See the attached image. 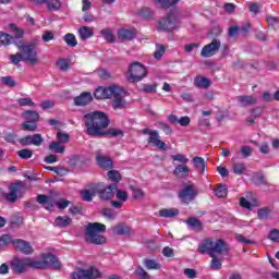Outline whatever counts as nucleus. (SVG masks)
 Returning a JSON list of instances; mask_svg holds the SVG:
<instances>
[{"mask_svg":"<svg viewBox=\"0 0 279 279\" xmlns=\"http://www.w3.org/2000/svg\"><path fill=\"white\" fill-rule=\"evenodd\" d=\"M83 122L86 128L85 134L87 136H93L94 138H101V136H111V138H117L120 136L123 138L125 132L119 129H109L106 131L108 125H110V118L104 111H92L83 117Z\"/></svg>","mask_w":279,"mask_h":279,"instance_id":"1","label":"nucleus"},{"mask_svg":"<svg viewBox=\"0 0 279 279\" xmlns=\"http://www.w3.org/2000/svg\"><path fill=\"white\" fill-rule=\"evenodd\" d=\"M29 268L54 269V271H60V269H62V262H60L58 256L52 253L41 254V260H34L29 257H15L11 260V271H13V274H25V271H27Z\"/></svg>","mask_w":279,"mask_h":279,"instance_id":"2","label":"nucleus"},{"mask_svg":"<svg viewBox=\"0 0 279 279\" xmlns=\"http://www.w3.org/2000/svg\"><path fill=\"white\" fill-rule=\"evenodd\" d=\"M198 252L199 254H208V256L213 258L210 262V269H213V271H219L222 264L221 259L217 258V256H220L221 254H230V248L228 247V243L222 239H217L215 241L211 238H207L198 245Z\"/></svg>","mask_w":279,"mask_h":279,"instance_id":"3","label":"nucleus"},{"mask_svg":"<svg viewBox=\"0 0 279 279\" xmlns=\"http://www.w3.org/2000/svg\"><path fill=\"white\" fill-rule=\"evenodd\" d=\"M17 49L21 52L15 54H10L9 60L12 64H19L20 62H27L34 66V64H38V52H36V41H32L29 44H23V41L15 43Z\"/></svg>","mask_w":279,"mask_h":279,"instance_id":"4","label":"nucleus"},{"mask_svg":"<svg viewBox=\"0 0 279 279\" xmlns=\"http://www.w3.org/2000/svg\"><path fill=\"white\" fill-rule=\"evenodd\" d=\"M106 225L100 222H88L85 227V241L92 245H104L106 243Z\"/></svg>","mask_w":279,"mask_h":279,"instance_id":"5","label":"nucleus"},{"mask_svg":"<svg viewBox=\"0 0 279 279\" xmlns=\"http://www.w3.org/2000/svg\"><path fill=\"white\" fill-rule=\"evenodd\" d=\"M147 77V68L143 65V63L138 61H134L130 63L126 80L130 84H138V82H143Z\"/></svg>","mask_w":279,"mask_h":279,"instance_id":"6","label":"nucleus"},{"mask_svg":"<svg viewBox=\"0 0 279 279\" xmlns=\"http://www.w3.org/2000/svg\"><path fill=\"white\" fill-rule=\"evenodd\" d=\"M130 95L125 88L113 85V89L111 92V106L113 110H124V108H128V100L125 98Z\"/></svg>","mask_w":279,"mask_h":279,"instance_id":"7","label":"nucleus"},{"mask_svg":"<svg viewBox=\"0 0 279 279\" xmlns=\"http://www.w3.org/2000/svg\"><path fill=\"white\" fill-rule=\"evenodd\" d=\"M118 184H109L106 186L104 182L96 184V195H98L99 199L104 202H108L114 197L117 193Z\"/></svg>","mask_w":279,"mask_h":279,"instance_id":"8","label":"nucleus"},{"mask_svg":"<svg viewBox=\"0 0 279 279\" xmlns=\"http://www.w3.org/2000/svg\"><path fill=\"white\" fill-rule=\"evenodd\" d=\"M141 132L145 135H148V145H153V147H156L161 151H167V144L162 140H160V133L158 132V130L143 129Z\"/></svg>","mask_w":279,"mask_h":279,"instance_id":"9","label":"nucleus"},{"mask_svg":"<svg viewBox=\"0 0 279 279\" xmlns=\"http://www.w3.org/2000/svg\"><path fill=\"white\" fill-rule=\"evenodd\" d=\"M158 29L161 32H173L178 29V17L175 13L170 12L158 22Z\"/></svg>","mask_w":279,"mask_h":279,"instance_id":"10","label":"nucleus"},{"mask_svg":"<svg viewBox=\"0 0 279 279\" xmlns=\"http://www.w3.org/2000/svg\"><path fill=\"white\" fill-rule=\"evenodd\" d=\"M101 278V272L97 267H89L88 269H78L72 272V279H97Z\"/></svg>","mask_w":279,"mask_h":279,"instance_id":"11","label":"nucleus"},{"mask_svg":"<svg viewBox=\"0 0 279 279\" xmlns=\"http://www.w3.org/2000/svg\"><path fill=\"white\" fill-rule=\"evenodd\" d=\"M221 49V40L213 39L210 44L205 45L201 50L202 58H213Z\"/></svg>","mask_w":279,"mask_h":279,"instance_id":"12","label":"nucleus"},{"mask_svg":"<svg viewBox=\"0 0 279 279\" xmlns=\"http://www.w3.org/2000/svg\"><path fill=\"white\" fill-rule=\"evenodd\" d=\"M43 135L40 133H36L33 135H25L19 140L20 145L22 147H29V145H34L35 147H40L44 143Z\"/></svg>","mask_w":279,"mask_h":279,"instance_id":"13","label":"nucleus"},{"mask_svg":"<svg viewBox=\"0 0 279 279\" xmlns=\"http://www.w3.org/2000/svg\"><path fill=\"white\" fill-rule=\"evenodd\" d=\"M179 197L183 204H189L193 202L195 197H197V190H195V185H186L183 190L179 192Z\"/></svg>","mask_w":279,"mask_h":279,"instance_id":"14","label":"nucleus"},{"mask_svg":"<svg viewBox=\"0 0 279 279\" xmlns=\"http://www.w3.org/2000/svg\"><path fill=\"white\" fill-rule=\"evenodd\" d=\"M21 189H23V183L21 181L12 183L9 186V193L4 194V199L11 204H14V202L19 199V193H21Z\"/></svg>","mask_w":279,"mask_h":279,"instance_id":"15","label":"nucleus"},{"mask_svg":"<svg viewBox=\"0 0 279 279\" xmlns=\"http://www.w3.org/2000/svg\"><path fill=\"white\" fill-rule=\"evenodd\" d=\"M13 247L16 250V252H21L26 256H29V254H34V247H32V244H29V242L25 240L14 239Z\"/></svg>","mask_w":279,"mask_h":279,"instance_id":"16","label":"nucleus"},{"mask_svg":"<svg viewBox=\"0 0 279 279\" xmlns=\"http://www.w3.org/2000/svg\"><path fill=\"white\" fill-rule=\"evenodd\" d=\"M93 102V94L90 92H83L80 96L74 98V106L84 107Z\"/></svg>","mask_w":279,"mask_h":279,"instance_id":"17","label":"nucleus"},{"mask_svg":"<svg viewBox=\"0 0 279 279\" xmlns=\"http://www.w3.org/2000/svg\"><path fill=\"white\" fill-rule=\"evenodd\" d=\"M114 88V85H111L109 87H98L95 93V99H110L112 98V90Z\"/></svg>","mask_w":279,"mask_h":279,"instance_id":"18","label":"nucleus"},{"mask_svg":"<svg viewBox=\"0 0 279 279\" xmlns=\"http://www.w3.org/2000/svg\"><path fill=\"white\" fill-rule=\"evenodd\" d=\"M191 173V168L186 165H178L174 167L173 175L179 180H184V178H189Z\"/></svg>","mask_w":279,"mask_h":279,"instance_id":"19","label":"nucleus"},{"mask_svg":"<svg viewBox=\"0 0 279 279\" xmlns=\"http://www.w3.org/2000/svg\"><path fill=\"white\" fill-rule=\"evenodd\" d=\"M96 162L100 169H105V171H110V169L113 167L112 158L107 156L97 155Z\"/></svg>","mask_w":279,"mask_h":279,"instance_id":"20","label":"nucleus"},{"mask_svg":"<svg viewBox=\"0 0 279 279\" xmlns=\"http://www.w3.org/2000/svg\"><path fill=\"white\" fill-rule=\"evenodd\" d=\"M111 230L113 234H117L118 236H125L132 233V228H130V226L125 225L124 222H120L113 226Z\"/></svg>","mask_w":279,"mask_h":279,"instance_id":"21","label":"nucleus"},{"mask_svg":"<svg viewBox=\"0 0 279 279\" xmlns=\"http://www.w3.org/2000/svg\"><path fill=\"white\" fill-rule=\"evenodd\" d=\"M211 85L213 81H210L208 77L197 75L194 78L195 88H203L204 90H208V88H210Z\"/></svg>","mask_w":279,"mask_h":279,"instance_id":"22","label":"nucleus"},{"mask_svg":"<svg viewBox=\"0 0 279 279\" xmlns=\"http://www.w3.org/2000/svg\"><path fill=\"white\" fill-rule=\"evenodd\" d=\"M36 202L40 204V206H44L47 210L53 208V198L51 196L39 194L36 197Z\"/></svg>","mask_w":279,"mask_h":279,"instance_id":"23","label":"nucleus"},{"mask_svg":"<svg viewBox=\"0 0 279 279\" xmlns=\"http://www.w3.org/2000/svg\"><path fill=\"white\" fill-rule=\"evenodd\" d=\"M252 182L255 186H269V182L263 172H255Z\"/></svg>","mask_w":279,"mask_h":279,"instance_id":"24","label":"nucleus"},{"mask_svg":"<svg viewBox=\"0 0 279 279\" xmlns=\"http://www.w3.org/2000/svg\"><path fill=\"white\" fill-rule=\"evenodd\" d=\"M22 119L31 123H38L40 121V114L34 110H26L22 113Z\"/></svg>","mask_w":279,"mask_h":279,"instance_id":"25","label":"nucleus"},{"mask_svg":"<svg viewBox=\"0 0 279 279\" xmlns=\"http://www.w3.org/2000/svg\"><path fill=\"white\" fill-rule=\"evenodd\" d=\"M134 36H136V32L128 28H121L118 31L119 40H133Z\"/></svg>","mask_w":279,"mask_h":279,"instance_id":"26","label":"nucleus"},{"mask_svg":"<svg viewBox=\"0 0 279 279\" xmlns=\"http://www.w3.org/2000/svg\"><path fill=\"white\" fill-rule=\"evenodd\" d=\"M97 186L94 185L92 186V189H85L83 191H81V196L83 202H93V197H95V195H97V191H96Z\"/></svg>","mask_w":279,"mask_h":279,"instance_id":"27","label":"nucleus"},{"mask_svg":"<svg viewBox=\"0 0 279 279\" xmlns=\"http://www.w3.org/2000/svg\"><path fill=\"white\" fill-rule=\"evenodd\" d=\"M78 36H80L81 40H88V38H93V36H95V32L93 31L92 27L82 26L78 29Z\"/></svg>","mask_w":279,"mask_h":279,"instance_id":"28","label":"nucleus"},{"mask_svg":"<svg viewBox=\"0 0 279 279\" xmlns=\"http://www.w3.org/2000/svg\"><path fill=\"white\" fill-rule=\"evenodd\" d=\"M107 178H108V180H110V182H112L111 184H119V182H121V180H123V177H121V172H119L118 170H112V169H110L107 172Z\"/></svg>","mask_w":279,"mask_h":279,"instance_id":"29","label":"nucleus"},{"mask_svg":"<svg viewBox=\"0 0 279 279\" xmlns=\"http://www.w3.org/2000/svg\"><path fill=\"white\" fill-rule=\"evenodd\" d=\"M192 162L197 171H201V173H204L206 171V161L202 157H194L192 159Z\"/></svg>","mask_w":279,"mask_h":279,"instance_id":"30","label":"nucleus"},{"mask_svg":"<svg viewBox=\"0 0 279 279\" xmlns=\"http://www.w3.org/2000/svg\"><path fill=\"white\" fill-rule=\"evenodd\" d=\"M9 28L14 34V40H20V38H23L25 36V31H23V28L17 27L16 24L14 23L9 24Z\"/></svg>","mask_w":279,"mask_h":279,"instance_id":"31","label":"nucleus"},{"mask_svg":"<svg viewBox=\"0 0 279 279\" xmlns=\"http://www.w3.org/2000/svg\"><path fill=\"white\" fill-rule=\"evenodd\" d=\"M238 101L244 108H247V106H254V104H256L257 100L253 96H239Z\"/></svg>","mask_w":279,"mask_h":279,"instance_id":"32","label":"nucleus"},{"mask_svg":"<svg viewBox=\"0 0 279 279\" xmlns=\"http://www.w3.org/2000/svg\"><path fill=\"white\" fill-rule=\"evenodd\" d=\"M46 5L49 12H58L62 8V2L60 0H46Z\"/></svg>","mask_w":279,"mask_h":279,"instance_id":"33","label":"nucleus"},{"mask_svg":"<svg viewBox=\"0 0 279 279\" xmlns=\"http://www.w3.org/2000/svg\"><path fill=\"white\" fill-rule=\"evenodd\" d=\"M178 215H180V211L178 210H159L158 213H155L156 217H163L165 219H171L178 217Z\"/></svg>","mask_w":279,"mask_h":279,"instance_id":"34","label":"nucleus"},{"mask_svg":"<svg viewBox=\"0 0 279 279\" xmlns=\"http://www.w3.org/2000/svg\"><path fill=\"white\" fill-rule=\"evenodd\" d=\"M8 245H14V239L10 234H2L0 236V250L8 247Z\"/></svg>","mask_w":279,"mask_h":279,"instance_id":"35","label":"nucleus"},{"mask_svg":"<svg viewBox=\"0 0 279 279\" xmlns=\"http://www.w3.org/2000/svg\"><path fill=\"white\" fill-rule=\"evenodd\" d=\"M49 150L53 151L54 154H64V151H66V148L62 146L60 142H51L49 145Z\"/></svg>","mask_w":279,"mask_h":279,"instance_id":"36","label":"nucleus"},{"mask_svg":"<svg viewBox=\"0 0 279 279\" xmlns=\"http://www.w3.org/2000/svg\"><path fill=\"white\" fill-rule=\"evenodd\" d=\"M12 43H14V37L12 35L0 32V45L8 47L12 45Z\"/></svg>","mask_w":279,"mask_h":279,"instance_id":"37","label":"nucleus"},{"mask_svg":"<svg viewBox=\"0 0 279 279\" xmlns=\"http://www.w3.org/2000/svg\"><path fill=\"white\" fill-rule=\"evenodd\" d=\"M72 221L73 220L69 216H59L56 219L58 228H66L68 226H71Z\"/></svg>","mask_w":279,"mask_h":279,"instance_id":"38","label":"nucleus"},{"mask_svg":"<svg viewBox=\"0 0 279 279\" xmlns=\"http://www.w3.org/2000/svg\"><path fill=\"white\" fill-rule=\"evenodd\" d=\"M16 156H19V158L22 160H29V158L34 156V150L29 148H23L16 151Z\"/></svg>","mask_w":279,"mask_h":279,"instance_id":"39","label":"nucleus"},{"mask_svg":"<svg viewBox=\"0 0 279 279\" xmlns=\"http://www.w3.org/2000/svg\"><path fill=\"white\" fill-rule=\"evenodd\" d=\"M63 40L68 45V47H77V38L73 33L65 34Z\"/></svg>","mask_w":279,"mask_h":279,"instance_id":"40","label":"nucleus"},{"mask_svg":"<svg viewBox=\"0 0 279 279\" xmlns=\"http://www.w3.org/2000/svg\"><path fill=\"white\" fill-rule=\"evenodd\" d=\"M134 276H136L137 279H151V276L148 275L142 266L136 267Z\"/></svg>","mask_w":279,"mask_h":279,"instance_id":"41","label":"nucleus"},{"mask_svg":"<svg viewBox=\"0 0 279 279\" xmlns=\"http://www.w3.org/2000/svg\"><path fill=\"white\" fill-rule=\"evenodd\" d=\"M185 223L190 226V228H193L194 230H202V221L195 217H190Z\"/></svg>","mask_w":279,"mask_h":279,"instance_id":"42","label":"nucleus"},{"mask_svg":"<svg viewBox=\"0 0 279 279\" xmlns=\"http://www.w3.org/2000/svg\"><path fill=\"white\" fill-rule=\"evenodd\" d=\"M215 195L219 198L228 197V186L223 184L218 185L215 190Z\"/></svg>","mask_w":279,"mask_h":279,"instance_id":"43","label":"nucleus"},{"mask_svg":"<svg viewBox=\"0 0 279 279\" xmlns=\"http://www.w3.org/2000/svg\"><path fill=\"white\" fill-rule=\"evenodd\" d=\"M100 35L107 43H114V34H112V31L108 28L101 29Z\"/></svg>","mask_w":279,"mask_h":279,"instance_id":"44","label":"nucleus"},{"mask_svg":"<svg viewBox=\"0 0 279 279\" xmlns=\"http://www.w3.org/2000/svg\"><path fill=\"white\" fill-rule=\"evenodd\" d=\"M165 51H167V48H165V45L157 44L156 50L154 52L155 60H160L162 58V56H165Z\"/></svg>","mask_w":279,"mask_h":279,"instance_id":"45","label":"nucleus"},{"mask_svg":"<svg viewBox=\"0 0 279 279\" xmlns=\"http://www.w3.org/2000/svg\"><path fill=\"white\" fill-rule=\"evenodd\" d=\"M143 263H144V266L146 267V269H148V270L160 269V264H158L156 262V259L145 258Z\"/></svg>","mask_w":279,"mask_h":279,"instance_id":"46","label":"nucleus"},{"mask_svg":"<svg viewBox=\"0 0 279 279\" xmlns=\"http://www.w3.org/2000/svg\"><path fill=\"white\" fill-rule=\"evenodd\" d=\"M240 206H242V208H246L247 210H252V208H254V206H258V202L254 201L253 203H251L245 197H241Z\"/></svg>","mask_w":279,"mask_h":279,"instance_id":"47","label":"nucleus"},{"mask_svg":"<svg viewBox=\"0 0 279 279\" xmlns=\"http://www.w3.org/2000/svg\"><path fill=\"white\" fill-rule=\"evenodd\" d=\"M180 0H154L155 3H158L160 8H171L175 5Z\"/></svg>","mask_w":279,"mask_h":279,"instance_id":"48","label":"nucleus"},{"mask_svg":"<svg viewBox=\"0 0 279 279\" xmlns=\"http://www.w3.org/2000/svg\"><path fill=\"white\" fill-rule=\"evenodd\" d=\"M22 130H24V132H36V130H38V124H36V122L25 121L22 124Z\"/></svg>","mask_w":279,"mask_h":279,"instance_id":"49","label":"nucleus"},{"mask_svg":"<svg viewBox=\"0 0 279 279\" xmlns=\"http://www.w3.org/2000/svg\"><path fill=\"white\" fill-rule=\"evenodd\" d=\"M17 104H19V106H21V108H25V106H28L29 108H34V106H36L34 100H32V98H29V97L20 98L17 100Z\"/></svg>","mask_w":279,"mask_h":279,"instance_id":"50","label":"nucleus"},{"mask_svg":"<svg viewBox=\"0 0 279 279\" xmlns=\"http://www.w3.org/2000/svg\"><path fill=\"white\" fill-rule=\"evenodd\" d=\"M54 204L57 208H59V210H64L69 208V206H71V201L65 198H59Z\"/></svg>","mask_w":279,"mask_h":279,"instance_id":"51","label":"nucleus"},{"mask_svg":"<svg viewBox=\"0 0 279 279\" xmlns=\"http://www.w3.org/2000/svg\"><path fill=\"white\" fill-rule=\"evenodd\" d=\"M1 82L4 86H8L9 88H14L16 86V81L12 76H2Z\"/></svg>","mask_w":279,"mask_h":279,"instance_id":"52","label":"nucleus"},{"mask_svg":"<svg viewBox=\"0 0 279 279\" xmlns=\"http://www.w3.org/2000/svg\"><path fill=\"white\" fill-rule=\"evenodd\" d=\"M272 215H274V210H259L257 213V217L262 221H265L267 219H271Z\"/></svg>","mask_w":279,"mask_h":279,"instance_id":"53","label":"nucleus"},{"mask_svg":"<svg viewBox=\"0 0 279 279\" xmlns=\"http://www.w3.org/2000/svg\"><path fill=\"white\" fill-rule=\"evenodd\" d=\"M116 197L118 201L122 202V204H125V202H128V192L117 187Z\"/></svg>","mask_w":279,"mask_h":279,"instance_id":"54","label":"nucleus"},{"mask_svg":"<svg viewBox=\"0 0 279 279\" xmlns=\"http://www.w3.org/2000/svg\"><path fill=\"white\" fill-rule=\"evenodd\" d=\"M154 12L150 8L144 7L138 11V15L143 19H151Z\"/></svg>","mask_w":279,"mask_h":279,"instance_id":"55","label":"nucleus"},{"mask_svg":"<svg viewBox=\"0 0 279 279\" xmlns=\"http://www.w3.org/2000/svg\"><path fill=\"white\" fill-rule=\"evenodd\" d=\"M69 141H71V135H69L68 133H62L61 131L57 133L58 143H69Z\"/></svg>","mask_w":279,"mask_h":279,"instance_id":"56","label":"nucleus"},{"mask_svg":"<svg viewBox=\"0 0 279 279\" xmlns=\"http://www.w3.org/2000/svg\"><path fill=\"white\" fill-rule=\"evenodd\" d=\"M10 225H11V228H19L20 226H23V217H21V216H13L12 218H11V222H10Z\"/></svg>","mask_w":279,"mask_h":279,"instance_id":"57","label":"nucleus"},{"mask_svg":"<svg viewBox=\"0 0 279 279\" xmlns=\"http://www.w3.org/2000/svg\"><path fill=\"white\" fill-rule=\"evenodd\" d=\"M233 173H235V175H243V173H245V163H234Z\"/></svg>","mask_w":279,"mask_h":279,"instance_id":"58","label":"nucleus"},{"mask_svg":"<svg viewBox=\"0 0 279 279\" xmlns=\"http://www.w3.org/2000/svg\"><path fill=\"white\" fill-rule=\"evenodd\" d=\"M171 158L174 162H181L182 165H186V162H189V158H186V155L177 154L172 155Z\"/></svg>","mask_w":279,"mask_h":279,"instance_id":"59","label":"nucleus"},{"mask_svg":"<svg viewBox=\"0 0 279 279\" xmlns=\"http://www.w3.org/2000/svg\"><path fill=\"white\" fill-rule=\"evenodd\" d=\"M157 88H158V84L156 83L143 85V92L147 94L156 93Z\"/></svg>","mask_w":279,"mask_h":279,"instance_id":"60","label":"nucleus"},{"mask_svg":"<svg viewBox=\"0 0 279 279\" xmlns=\"http://www.w3.org/2000/svg\"><path fill=\"white\" fill-rule=\"evenodd\" d=\"M56 36H53V32L51 31H46L41 35V40L44 43H51V40H54Z\"/></svg>","mask_w":279,"mask_h":279,"instance_id":"61","label":"nucleus"},{"mask_svg":"<svg viewBox=\"0 0 279 279\" xmlns=\"http://www.w3.org/2000/svg\"><path fill=\"white\" fill-rule=\"evenodd\" d=\"M57 66L60 71L66 72L69 71V61H66V59H59L57 61Z\"/></svg>","mask_w":279,"mask_h":279,"instance_id":"62","label":"nucleus"},{"mask_svg":"<svg viewBox=\"0 0 279 279\" xmlns=\"http://www.w3.org/2000/svg\"><path fill=\"white\" fill-rule=\"evenodd\" d=\"M268 239L274 243H279V230L278 229L270 230L268 234Z\"/></svg>","mask_w":279,"mask_h":279,"instance_id":"63","label":"nucleus"},{"mask_svg":"<svg viewBox=\"0 0 279 279\" xmlns=\"http://www.w3.org/2000/svg\"><path fill=\"white\" fill-rule=\"evenodd\" d=\"M102 217H105V219H108V221H113V219H117V211H114V210H104L102 211Z\"/></svg>","mask_w":279,"mask_h":279,"instance_id":"64","label":"nucleus"}]
</instances>
